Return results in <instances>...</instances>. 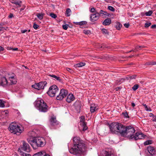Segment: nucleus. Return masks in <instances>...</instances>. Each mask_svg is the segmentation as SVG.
Masks as SVG:
<instances>
[{
    "mask_svg": "<svg viewBox=\"0 0 156 156\" xmlns=\"http://www.w3.org/2000/svg\"><path fill=\"white\" fill-rule=\"evenodd\" d=\"M74 146L69 149L70 153L74 155H80L81 154L86 151L87 147L83 141L80 139L79 137H75L73 139Z\"/></svg>",
    "mask_w": 156,
    "mask_h": 156,
    "instance_id": "obj_1",
    "label": "nucleus"
},
{
    "mask_svg": "<svg viewBox=\"0 0 156 156\" xmlns=\"http://www.w3.org/2000/svg\"><path fill=\"white\" fill-rule=\"evenodd\" d=\"M27 141L34 149L38 147H43L46 144L45 139L42 137H34L31 140L27 139Z\"/></svg>",
    "mask_w": 156,
    "mask_h": 156,
    "instance_id": "obj_2",
    "label": "nucleus"
},
{
    "mask_svg": "<svg viewBox=\"0 0 156 156\" xmlns=\"http://www.w3.org/2000/svg\"><path fill=\"white\" fill-rule=\"evenodd\" d=\"M123 125L119 122H112L109 125L110 131L113 134H117L119 133L121 135Z\"/></svg>",
    "mask_w": 156,
    "mask_h": 156,
    "instance_id": "obj_3",
    "label": "nucleus"
},
{
    "mask_svg": "<svg viewBox=\"0 0 156 156\" xmlns=\"http://www.w3.org/2000/svg\"><path fill=\"white\" fill-rule=\"evenodd\" d=\"M121 136L123 137H127L130 139V136L134 135L133 133L135 132L134 128L131 126H123Z\"/></svg>",
    "mask_w": 156,
    "mask_h": 156,
    "instance_id": "obj_4",
    "label": "nucleus"
},
{
    "mask_svg": "<svg viewBox=\"0 0 156 156\" xmlns=\"http://www.w3.org/2000/svg\"><path fill=\"white\" fill-rule=\"evenodd\" d=\"M9 131L12 133L16 135H20L23 131V128L15 122H12L9 127Z\"/></svg>",
    "mask_w": 156,
    "mask_h": 156,
    "instance_id": "obj_5",
    "label": "nucleus"
},
{
    "mask_svg": "<svg viewBox=\"0 0 156 156\" xmlns=\"http://www.w3.org/2000/svg\"><path fill=\"white\" fill-rule=\"evenodd\" d=\"M35 105L41 112H45L48 110V106L42 99L37 101Z\"/></svg>",
    "mask_w": 156,
    "mask_h": 156,
    "instance_id": "obj_6",
    "label": "nucleus"
},
{
    "mask_svg": "<svg viewBox=\"0 0 156 156\" xmlns=\"http://www.w3.org/2000/svg\"><path fill=\"white\" fill-rule=\"evenodd\" d=\"M21 149L28 153L30 152V151L29 145L24 141H23V145L21 148L18 149V151L20 152V155L21 156H31L30 154L23 152L21 151Z\"/></svg>",
    "mask_w": 156,
    "mask_h": 156,
    "instance_id": "obj_7",
    "label": "nucleus"
},
{
    "mask_svg": "<svg viewBox=\"0 0 156 156\" xmlns=\"http://www.w3.org/2000/svg\"><path fill=\"white\" fill-rule=\"evenodd\" d=\"M58 91V89L57 86L53 85L51 86L49 88L48 91L47 92L48 95L51 97H53L56 93Z\"/></svg>",
    "mask_w": 156,
    "mask_h": 156,
    "instance_id": "obj_8",
    "label": "nucleus"
},
{
    "mask_svg": "<svg viewBox=\"0 0 156 156\" xmlns=\"http://www.w3.org/2000/svg\"><path fill=\"white\" fill-rule=\"evenodd\" d=\"M85 118L84 116H81L80 122L79 129L80 131H82L84 132L88 129V127L87 126V123L85 122Z\"/></svg>",
    "mask_w": 156,
    "mask_h": 156,
    "instance_id": "obj_9",
    "label": "nucleus"
},
{
    "mask_svg": "<svg viewBox=\"0 0 156 156\" xmlns=\"http://www.w3.org/2000/svg\"><path fill=\"white\" fill-rule=\"evenodd\" d=\"M47 84V82L46 81L41 82L32 85V87L38 90H40L44 89Z\"/></svg>",
    "mask_w": 156,
    "mask_h": 156,
    "instance_id": "obj_10",
    "label": "nucleus"
},
{
    "mask_svg": "<svg viewBox=\"0 0 156 156\" xmlns=\"http://www.w3.org/2000/svg\"><path fill=\"white\" fill-rule=\"evenodd\" d=\"M68 94V91L67 90L62 89L60 90L59 95L57 96L56 99L58 100H61L66 96Z\"/></svg>",
    "mask_w": 156,
    "mask_h": 156,
    "instance_id": "obj_11",
    "label": "nucleus"
},
{
    "mask_svg": "<svg viewBox=\"0 0 156 156\" xmlns=\"http://www.w3.org/2000/svg\"><path fill=\"white\" fill-rule=\"evenodd\" d=\"M146 136L141 133H136L134 135H132L130 136V139L136 140L139 139H144Z\"/></svg>",
    "mask_w": 156,
    "mask_h": 156,
    "instance_id": "obj_12",
    "label": "nucleus"
},
{
    "mask_svg": "<svg viewBox=\"0 0 156 156\" xmlns=\"http://www.w3.org/2000/svg\"><path fill=\"white\" fill-rule=\"evenodd\" d=\"M100 16V13L95 12L94 14H92L90 16V19L91 21L94 22L97 20Z\"/></svg>",
    "mask_w": 156,
    "mask_h": 156,
    "instance_id": "obj_13",
    "label": "nucleus"
},
{
    "mask_svg": "<svg viewBox=\"0 0 156 156\" xmlns=\"http://www.w3.org/2000/svg\"><path fill=\"white\" fill-rule=\"evenodd\" d=\"M0 86L6 87L8 85V83L7 79L5 77H1L0 79Z\"/></svg>",
    "mask_w": 156,
    "mask_h": 156,
    "instance_id": "obj_14",
    "label": "nucleus"
},
{
    "mask_svg": "<svg viewBox=\"0 0 156 156\" xmlns=\"http://www.w3.org/2000/svg\"><path fill=\"white\" fill-rule=\"evenodd\" d=\"M50 124L52 126H55L59 124V122L54 117H51L50 120Z\"/></svg>",
    "mask_w": 156,
    "mask_h": 156,
    "instance_id": "obj_15",
    "label": "nucleus"
},
{
    "mask_svg": "<svg viewBox=\"0 0 156 156\" xmlns=\"http://www.w3.org/2000/svg\"><path fill=\"white\" fill-rule=\"evenodd\" d=\"M147 150L151 155L153 156L155 154V150L154 147L149 146L147 147Z\"/></svg>",
    "mask_w": 156,
    "mask_h": 156,
    "instance_id": "obj_16",
    "label": "nucleus"
},
{
    "mask_svg": "<svg viewBox=\"0 0 156 156\" xmlns=\"http://www.w3.org/2000/svg\"><path fill=\"white\" fill-rule=\"evenodd\" d=\"M9 1L12 4H15L16 5H17L16 7V8H18L21 7V3L22 2L20 0H9Z\"/></svg>",
    "mask_w": 156,
    "mask_h": 156,
    "instance_id": "obj_17",
    "label": "nucleus"
},
{
    "mask_svg": "<svg viewBox=\"0 0 156 156\" xmlns=\"http://www.w3.org/2000/svg\"><path fill=\"white\" fill-rule=\"evenodd\" d=\"M74 106L77 112L79 113L80 111L81 104L79 101H76L74 103Z\"/></svg>",
    "mask_w": 156,
    "mask_h": 156,
    "instance_id": "obj_18",
    "label": "nucleus"
},
{
    "mask_svg": "<svg viewBox=\"0 0 156 156\" xmlns=\"http://www.w3.org/2000/svg\"><path fill=\"white\" fill-rule=\"evenodd\" d=\"M98 108L97 105L93 104L91 105L90 107V111L91 113H94L97 111Z\"/></svg>",
    "mask_w": 156,
    "mask_h": 156,
    "instance_id": "obj_19",
    "label": "nucleus"
},
{
    "mask_svg": "<svg viewBox=\"0 0 156 156\" xmlns=\"http://www.w3.org/2000/svg\"><path fill=\"white\" fill-rule=\"evenodd\" d=\"M75 98L74 95L72 94H69L67 96L66 101L68 103H70L74 100Z\"/></svg>",
    "mask_w": 156,
    "mask_h": 156,
    "instance_id": "obj_20",
    "label": "nucleus"
},
{
    "mask_svg": "<svg viewBox=\"0 0 156 156\" xmlns=\"http://www.w3.org/2000/svg\"><path fill=\"white\" fill-rule=\"evenodd\" d=\"M28 135L30 137V139H29V140H32L34 137H36V133L34 131H31L29 132L28 133ZM27 139H29L28 138Z\"/></svg>",
    "mask_w": 156,
    "mask_h": 156,
    "instance_id": "obj_21",
    "label": "nucleus"
},
{
    "mask_svg": "<svg viewBox=\"0 0 156 156\" xmlns=\"http://www.w3.org/2000/svg\"><path fill=\"white\" fill-rule=\"evenodd\" d=\"M111 20L110 18H107L105 20L102 24L104 26L109 25L111 23Z\"/></svg>",
    "mask_w": 156,
    "mask_h": 156,
    "instance_id": "obj_22",
    "label": "nucleus"
},
{
    "mask_svg": "<svg viewBox=\"0 0 156 156\" xmlns=\"http://www.w3.org/2000/svg\"><path fill=\"white\" fill-rule=\"evenodd\" d=\"M9 80L10 81L11 84H15L16 83L17 81L16 79L14 78V76H12L9 77Z\"/></svg>",
    "mask_w": 156,
    "mask_h": 156,
    "instance_id": "obj_23",
    "label": "nucleus"
},
{
    "mask_svg": "<svg viewBox=\"0 0 156 156\" xmlns=\"http://www.w3.org/2000/svg\"><path fill=\"white\" fill-rule=\"evenodd\" d=\"M86 64L85 62H81L74 65L75 67H80L84 66Z\"/></svg>",
    "mask_w": 156,
    "mask_h": 156,
    "instance_id": "obj_24",
    "label": "nucleus"
},
{
    "mask_svg": "<svg viewBox=\"0 0 156 156\" xmlns=\"http://www.w3.org/2000/svg\"><path fill=\"white\" fill-rule=\"evenodd\" d=\"M136 76V75H133L128 76L126 78L128 80L129 79L132 80L135 79Z\"/></svg>",
    "mask_w": 156,
    "mask_h": 156,
    "instance_id": "obj_25",
    "label": "nucleus"
},
{
    "mask_svg": "<svg viewBox=\"0 0 156 156\" xmlns=\"http://www.w3.org/2000/svg\"><path fill=\"white\" fill-rule=\"evenodd\" d=\"M156 64V62L154 61L148 62H146L145 65L148 66L153 65Z\"/></svg>",
    "mask_w": 156,
    "mask_h": 156,
    "instance_id": "obj_26",
    "label": "nucleus"
},
{
    "mask_svg": "<svg viewBox=\"0 0 156 156\" xmlns=\"http://www.w3.org/2000/svg\"><path fill=\"white\" fill-rule=\"evenodd\" d=\"M36 16L39 19L41 20L43 19L44 14L42 13H39L36 15Z\"/></svg>",
    "mask_w": 156,
    "mask_h": 156,
    "instance_id": "obj_27",
    "label": "nucleus"
},
{
    "mask_svg": "<svg viewBox=\"0 0 156 156\" xmlns=\"http://www.w3.org/2000/svg\"><path fill=\"white\" fill-rule=\"evenodd\" d=\"M99 13H100V15L101 14H103L107 16H109V14L108 13L106 12H105L102 10H101Z\"/></svg>",
    "mask_w": 156,
    "mask_h": 156,
    "instance_id": "obj_28",
    "label": "nucleus"
},
{
    "mask_svg": "<svg viewBox=\"0 0 156 156\" xmlns=\"http://www.w3.org/2000/svg\"><path fill=\"white\" fill-rule=\"evenodd\" d=\"M122 27V24L119 22H117L115 26V27L117 29L119 30Z\"/></svg>",
    "mask_w": 156,
    "mask_h": 156,
    "instance_id": "obj_29",
    "label": "nucleus"
},
{
    "mask_svg": "<svg viewBox=\"0 0 156 156\" xmlns=\"http://www.w3.org/2000/svg\"><path fill=\"white\" fill-rule=\"evenodd\" d=\"M43 153H44V152L40 151L34 154L33 156H42L43 155Z\"/></svg>",
    "mask_w": 156,
    "mask_h": 156,
    "instance_id": "obj_30",
    "label": "nucleus"
},
{
    "mask_svg": "<svg viewBox=\"0 0 156 156\" xmlns=\"http://www.w3.org/2000/svg\"><path fill=\"white\" fill-rule=\"evenodd\" d=\"M152 141L151 140H149L146 141L144 143V144L145 145H147L149 144H152Z\"/></svg>",
    "mask_w": 156,
    "mask_h": 156,
    "instance_id": "obj_31",
    "label": "nucleus"
},
{
    "mask_svg": "<svg viewBox=\"0 0 156 156\" xmlns=\"http://www.w3.org/2000/svg\"><path fill=\"white\" fill-rule=\"evenodd\" d=\"M101 31L103 34L106 35H109V32H108L107 30L105 29H102L101 30Z\"/></svg>",
    "mask_w": 156,
    "mask_h": 156,
    "instance_id": "obj_32",
    "label": "nucleus"
},
{
    "mask_svg": "<svg viewBox=\"0 0 156 156\" xmlns=\"http://www.w3.org/2000/svg\"><path fill=\"white\" fill-rule=\"evenodd\" d=\"M105 156H115L113 154L110 152L105 151Z\"/></svg>",
    "mask_w": 156,
    "mask_h": 156,
    "instance_id": "obj_33",
    "label": "nucleus"
},
{
    "mask_svg": "<svg viewBox=\"0 0 156 156\" xmlns=\"http://www.w3.org/2000/svg\"><path fill=\"white\" fill-rule=\"evenodd\" d=\"M122 114L124 115V118H129V117L128 115V114L126 111H125L124 112L122 113Z\"/></svg>",
    "mask_w": 156,
    "mask_h": 156,
    "instance_id": "obj_34",
    "label": "nucleus"
},
{
    "mask_svg": "<svg viewBox=\"0 0 156 156\" xmlns=\"http://www.w3.org/2000/svg\"><path fill=\"white\" fill-rule=\"evenodd\" d=\"M50 76L53 78H54L60 81L61 80L60 77L56 76L55 75H50Z\"/></svg>",
    "mask_w": 156,
    "mask_h": 156,
    "instance_id": "obj_35",
    "label": "nucleus"
},
{
    "mask_svg": "<svg viewBox=\"0 0 156 156\" xmlns=\"http://www.w3.org/2000/svg\"><path fill=\"white\" fill-rule=\"evenodd\" d=\"M153 13V11L152 10H149L148 12H147L145 13V15L146 16H151Z\"/></svg>",
    "mask_w": 156,
    "mask_h": 156,
    "instance_id": "obj_36",
    "label": "nucleus"
},
{
    "mask_svg": "<svg viewBox=\"0 0 156 156\" xmlns=\"http://www.w3.org/2000/svg\"><path fill=\"white\" fill-rule=\"evenodd\" d=\"M71 12V9H70L68 8L66 10V16H70V13Z\"/></svg>",
    "mask_w": 156,
    "mask_h": 156,
    "instance_id": "obj_37",
    "label": "nucleus"
},
{
    "mask_svg": "<svg viewBox=\"0 0 156 156\" xmlns=\"http://www.w3.org/2000/svg\"><path fill=\"white\" fill-rule=\"evenodd\" d=\"M101 50H102L104 48H108V47L106 46V45L104 44H102L101 45H100L98 47Z\"/></svg>",
    "mask_w": 156,
    "mask_h": 156,
    "instance_id": "obj_38",
    "label": "nucleus"
},
{
    "mask_svg": "<svg viewBox=\"0 0 156 156\" xmlns=\"http://www.w3.org/2000/svg\"><path fill=\"white\" fill-rule=\"evenodd\" d=\"M83 32L84 34H90L91 32L90 30H83Z\"/></svg>",
    "mask_w": 156,
    "mask_h": 156,
    "instance_id": "obj_39",
    "label": "nucleus"
},
{
    "mask_svg": "<svg viewBox=\"0 0 156 156\" xmlns=\"http://www.w3.org/2000/svg\"><path fill=\"white\" fill-rule=\"evenodd\" d=\"M4 101L0 99V107L3 108L5 107Z\"/></svg>",
    "mask_w": 156,
    "mask_h": 156,
    "instance_id": "obj_40",
    "label": "nucleus"
},
{
    "mask_svg": "<svg viewBox=\"0 0 156 156\" xmlns=\"http://www.w3.org/2000/svg\"><path fill=\"white\" fill-rule=\"evenodd\" d=\"M143 105L144 106L145 108V110L147 111H151V109L149 107H148L147 106L146 104H144Z\"/></svg>",
    "mask_w": 156,
    "mask_h": 156,
    "instance_id": "obj_41",
    "label": "nucleus"
},
{
    "mask_svg": "<svg viewBox=\"0 0 156 156\" xmlns=\"http://www.w3.org/2000/svg\"><path fill=\"white\" fill-rule=\"evenodd\" d=\"M139 86L138 84H136L133 86L132 87V88L133 90L135 91L138 88Z\"/></svg>",
    "mask_w": 156,
    "mask_h": 156,
    "instance_id": "obj_42",
    "label": "nucleus"
},
{
    "mask_svg": "<svg viewBox=\"0 0 156 156\" xmlns=\"http://www.w3.org/2000/svg\"><path fill=\"white\" fill-rule=\"evenodd\" d=\"M49 15L52 18H54V19L56 18L57 17V15H56V14H54V13H50Z\"/></svg>",
    "mask_w": 156,
    "mask_h": 156,
    "instance_id": "obj_43",
    "label": "nucleus"
},
{
    "mask_svg": "<svg viewBox=\"0 0 156 156\" xmlns=\"http://www.w3.org/2000/svg\"><path fill=\"white\" fill-rule=\"evenodd\" d=\"M144 47H145V46H137L136 47L135 49H136V51H138V49H139V50H140V49H141V48H144Z\"/></svg>",
    "mask_w": 156,
    "mask_h": 156,
    "instance_id": "obj_44",
    "label": "nucleus"
},
{
    "mask_svg": "<svg viewBox=\"0 0 156 156\" xmlns=\"http://www.w3.org/2000/svg\"><path fill=\"white\" fill-rule=\"evenodd\" d=\"M108 8L109 10L112 12H114L115 10V9L113 7L111 6H108Z\"/></svg>",
    "mask_w": 156,
    "mask_h": 156,
    "instance_id": "obj_45",
    "label": "nucleus"
},
{
    "mask_svg": "<svg viewBox=\"0 0 156 156\" xmlns=\"http://www.w3.org/2000/svg\"><path fill=\"white\" fill-rule=\"evenodd\" d=\"M151 22L147 23L145 24L144 27L145 28H148L151 26Z\"/></svg>",
    "mask_w": 156,
    "mask_h": 156,
    "instance_id": "obj_46",
    "label": "nucleus"
},
{
    "mask_svg": "<svg viewBox=\"0 0 156 156\" xmlns=\"http://www.w3.org/2000/svg\"><path fill=\"white\" fill-rule=\"evenodd\" d=\"M68 25L66 24L63 25L62 26V28L65 30H67L68 29Z\"/></svg>",
    "mask_w": 156,
    "mask_h": 156,
    "instance_id": "obj_47",
    "label": "nucleus"
},
{
    "mask_svg": "<svg viewBox=\"0 0 156 156\" xmlns=\"http://www.w3.org/2000/svg\"><path fill=\"white\" fill-rule=\"evenodd\" d=\"M87 23V22L86 21H82L80 22V25L81 26H82L84 24H86Z\"/></svg>",
    "mask_w": 156,
    "mask_h": 156,
    "instance_id": "obj_48",
    "label": "nucleus"
},
{
    "mask_svg": "<svg viewBox=\"0 0 156 156\" xmlns=\"http://www.w3.org/2000/svg\"><path fill=\"white\" fill-rule=\"evenodd\" d=\"M39 27V26L35 24V23H34V25H33V27L34 28L36 29V30H37V29Z\"/></svg>",
    "mask_w": 156,
    "mask_h": 156,
    "instance_id": "obj_49",
    "label": "nucleus"
},
{
    "mask_svg": "<svg viewBox=\"0 0 156 156\" xmlns=\"http://www.w3.org/2000/svg\"><path fill=\"white\" fill-rule=\"evenodd\" d=\"M66 69L67 71L70 72L71 73H72L73 71V70L72 69H71L70 68H66Z\"/></svg>",
    "mask_w": 156,
    "mask_h": 156,
    "instance_id": "obj_50",
    "label": "nucleus"
},
{
    "mask_svg": "<svg viewBox=\"0 0 156 156\" xmlns=\"http://www.w3.org/2000/svg\"><path fill=\"white\" fill-rule=\"evenodd\" d=\"M90 11L91 12H95V9H94V8H92L90 10Z\"/></svg>",
    "mask_w": 156,
    "mask_h": 156,
    "instance_id": "obj_51",
    "label": "nucleus"
},
{
    "mask_svg": "<svg viewBox=\"0 0 156 156\" xmlns=\"http://www.w3.org/2000/svg\"><path fill=\"white\" fill-rule=\"evenodd\" d=\"M151 29H156V24H154L151 26Z\"/></svg>",
    "mask_w": 156,
    "mask_h": 156,
    "instance_id": "obj_52",
    "label": "nucleus"
},
{
    "mask_svg": "<svg viewBox=\"0 0 156 156\" xmlns=\"http://www.w3.org/2000/svg\"><path fill=\"white\" fill-rule=\"evenodd\" d=\"M124 26L126 28H128L129 27V24L128 23H125Z\"/></svg>",
    "mask_w": 156,
    "mask_h": 156,
    "instance_id": "obj_53",
    "label": "nucleus"
},
{
    "mask_svg": "<svg viewBox=\"0 0 156 156\" xmlns=\"http://www.w3.org/2000/svg\"><path fill=\"white\" fill-rule=\"evenodd\" d=\"M27 30H21V32L22 33L24 34L26 32H27Z\"/></svg>",
    "mask_w": 156,
    "mask_h": 156,
    "instance_id": "obj_54",
    "label": "nucleus"
},
{
    "mask_svg": "<svg viewBox=\"0 0 156 156\" xmlns=\"http://www.w3.org/2000/svg\"><path fill=\"white\" fill-rule=\"evenodd\" d=\"M153 122H156V115L154 116L153 117Z\"/></svg>",
    "mask_w": 156,
    "mask_h": 156,
    "instance_id": "obj_55",
    "label": "nucleus"
},
{
    "mask_svg": "<svg viewBox=\"0 0 156 156\" xmlns=\"http://www.w3.org/2000/svg\"><path fill=\"white\" fill-rule=\"evenodd\" d=\"M13 16V14L12 13H10L9 16V17L10 18H12Z\"/></svg>",
    "mask_w": 156,
    "mask_h": 156,
    "instance_id": "obj_56",
    "label": "nucleus"
},
{
    "mask_svg": "<svg viewBox=\"0 0 156 156\" xmlns=\"http://www.w3.org/2000/svg\"><path fill=\"white\" fill-rule=\"evenodd\" d=\"M96 58H100V59H105L104 58V57H101V58H100L99 57V56H96Z\"/></svg>",
    "mask_w": 156,
    "mask_h": 156,
    "instance_id": "obj_57",
    "label": "nucleus"
},
{
    "mask_svg": "<svg viewBox=\"0 0 156 156\" xmlns=\"http://www.w3.org/2000/svg\"><path fill=\"white\" fill-rule=\"evenodd\" d=\"M4 48L3 47L0 46V51H3L4 50Z\"/></svg>",
    "mask_w": 156,
    "mask_h": 156,
    "instance_id": "obj_58",
    "label": "nucleus"
},
{
    "mask_svg": "<svg viewBox=\"0 0 156 156\" xmlns=\"http://www.w3.org/2000/svg\"><path fill=\"white\" fill-rule=\"evenodd\" d=\"M5 29V28L4 27H0V31L3 30Z\"/></svg>",
    "mask_w": 156,
    "mask_h": 156,
    "instance_id": "obj_59",
    "label": "nucleus"
},
{
    "mask_svg": "<svg viewBox=\"0 0 156 156\" xmlns=\"http://www.w3.org/2000/svg\"><path fill=\"white\" fill-rule=\"evenodd\" d=\"M73 23H74V24H76V25H80V22H73Z\"/></svg>",
    "mask_w": 156,
    "mask_h": 156,
    "instance_id": "obj_60",
    "label": "nucleus"
},
{
    "mask_svg": "<svg viewBox=\"0 0 156 156\" xmlns=\"http://www.w3.org/2000/svg\"><path fill=\"white\" fill-rule=\"evenodd\" d=\"M25 8V6H23V7H22L20 9V11H21L22 10H23Z\"/></svg>",
    "mask_w": 156,
    "mask_h": 156,
    "instance_id": "obj_61",
    "label": "nucleus"
},
{
    "mask_svg": "<svg viewBox=\"0 0 156 156\" xmlns=\"http://www.w3.org/2000/svg\"><path fill=\"white\" fill-rule=\"evenodd\" d=\"M124 80V79L123 78H122L119 81L121 82H123Z\"/></svg>",
    "mask_w": 156,
    "mask_h": 156,
    "instance_id": "obj_62",
    "label": "nucleus"
},
{
    "mask_svg": "<svg viewBox=\"0 0 156 156\" xmlns=\"http://www.w3.org/2000/svg\"><path fill=\"white\" fill-rule=\"evenodd\" d=\"M7 49L8 50H11V49L12 50V48H11L10 47H7Z\"/></svg>",
    "mask_w": 156,
    "mask_h": 156,
    "instance_id": "obj_63",
    "label": "nucleus"
},
{
    "mask_svg": "<svg viewBox=\"0 0 156 156\" xmlns=\"http://www.w3.org/2000/svg\"><path fill=\"white\" fill-rule=\"evenodd\" d=\"M131 105L133 107H134L135 106V105L134 103L132 102L131 103Z\"/></svg>",
    "mask_w": 156,
    "mask_h": 156,
    "instance_id": "obj_64",
    "label": "nucleus"
}]
</instances>
